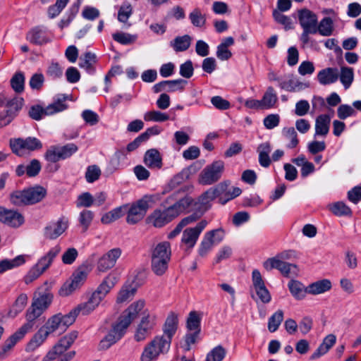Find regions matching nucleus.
Wrapping results in <instances>:
<instances>
[{
	"instance_id": "nucleus-1",
	"label": "nucleus",
	"mask_w": 361,
	"mask_h": 361,
	"mask_svg": "<svg viewBox=\"0 0 361 361\" xmlns=\"http://www.w3.org/2000/svg\"><path fill=\"white\" fill-rule=\"evenodd\" d=\"M145 306L144 300L132 303L119 317L118 322L112 326L107 335L100 341L99 350H107L119 341L125 334L126 329L137 318Z\"/></svg>"
},
{
	"instance_id": "nucleus-2",
	"label": "nucleus",
	"mask_w": 361,
	"mask_h": 361,
	"mask_svg": "<svg viewBox=\"0 0 361 361\" xmlns=\"http://www.w3.org/2000/svg\"><path fill=\"white\" fill-rule=\"evenodd\" d=\"M171 341L161 336H155L145 348L140 361H156L161 354H166L170 349Z\"/></svg>"
},
{
	"instance_id": "nucleus-3",
	"label": "nucleus",
	"mask_w": 361,
	"mask_h": 361,
	"mask_svg": "<svg viewBox=\"0 0 361 361\" xmlns=\"http://www.w3.org/2000/svg\"><path fill=\"white\" fill-rule=\"evenodd\" d=\"M59 330L60 333L62 331L61 321L59 314H55L49 318L46 324L39 329L37 333L33 336L32 340L27 345V349L30 350H35L47 338V336L56 331Z\"/></svg>"
},
{
	"instance_id": "nucleus-4",
	"label": "nucleus",
	"mask_w": 361,
	"mask_h": 361,
	"mask_svg": "<svg viewBox=\"0 0 361 361\" xmlns=\"http://www.w3.org/2000/svg\"><path fill=\"white\" fill-rule=\"evenodd\" d=\"M154 200L152 196L145 195L140 200L128 207L126 221L130 224H135L142 220L147 210L153 206Z\"/></svg>"
},
{
	"instance_id": "nucleus-5",
	"label": "nucleus",
	"mask_w": 361,
	"mask_h": 361,
	"mask_svg": "<svg viewBox=\"0 0 361 361\" xmlns=\"http://www.w3.org/2000/svg\"><path fill=\"white\" fill-rule=\"evenodd\" d=\"M78 151V147L74 143H68L63 146L51 145L44 153V159L51 163L70 158Z\"/></svg>"
},
{
	"instance_id": "nucleus-6",
	"label": "nucleus",
	"mask_w": 361,
	"mask_h": 361,
	"mask_svg": "<svg viewBox=\"0 0 361 361\" xmlns=\"http://www.w3.org/2000/svg\"><path fill=\"white\" fill-rule=\"evenodd\" d=\"M42 146V142L34 137L10 140V147L13 153L19 157H23L26 151L32 152L41 149Z\"/></svg>"
},
{
	"instance_id": "nucleus-7",
	"label": "nucleus",
	"mask_w": 361,
	"mask_h": 361,
	"mask_svg": "<svg viewBox=\"0 0 361 361\" xmlns=\"http://www.w3.org/2000/svg\"><path fill=\"white\" fill-rule=\"evenodd\" d=\"M171 257V250H152L151 269L155 275L160 276L166 273Z\"/></svg>"
},
{
	"instance_id": "nucleus-8",
	"label": "nucleus",
	"mask_w": 361,
	"mask_h": 361,
	"mask_svg": "<svg viewBox=\"0 0 361 361\" xmlns=\"http://www.w3.org/2000/svg\"><path fill=\"white\" fill-rule=\"evenodd\" d=\"M224 171V162L218 160L207 165L200 173L199 182L202 185H212L217 182Z\"/></svg>"
},
{
	"instance_id": "nucleus-9",
	"label": "nucleus",
	"mask_w": 361,
	"mask_h": 361,
	"mask_svg": "<svg viewBox=\"0 0 361 361\" xmlns=\"http://www.w3.org/2000/svg\"><path fill=\"white\" fill-rule=\"evenodd\" d=\"M58 251L50 250L47 255L42 257L38 262L33 266L24 277V281L29 284L36 280L49 268Z\"/></svg>"
},
{
	"instance_id": "nucleus-10",
	"label": "nucleus",
	"mask_w": 361,
	"mask_h": 361,
	"mask_svg": "<svg viewBox=\"0 0 361 361\" xmlns=\"http://www.w3.org/2000/svg\"><path fill=\"white\" fill-rule=\"evenodd\" d=\"M78 331H73L61 338L59 342L48 352L42 361H51L63 355L78 338Z\"/></svg>"
},
{
	"instance_id": "nucleus-11",
	"label": "nucleus",
	"mask_w": 361,
	"mask_h": 361,
	"mask_svg": "<svg viewBox=\"0 0 361 361\" xmlns=\"http://www.w3.org/2000/svg\"><path fill=\"white\" fill-rule=\"evenodd\" d=\"M116 283V277L111 275L106 276L97 287V290L92 293L87 302L92 305V307L96 308L110 290L115 286Z\"/></svg>"
},
{
	"instance_id": "nucleus-12",
	"label": "nucleus",
	"mask_w": 361,
	"mask_h": 361,
	"mask_svg": "<svg viewBox=\"0 0 361 361\" xmlns=\"http://www.w3.org/2000/svg\"><path fill=\"white\" fill-rule=\"evenodd\" d=\"M23 104V99L14 97L8 100L6 104V110L0 114V126L8 125L17 116L18 112L21 109Z\"/></svg>"
},
{
	"instance_id": "nucleus-13",
	"label": "nucleus",
	"mask_w": 361,
	"mask_h": 361,
	"mask_svg": "<svg viewBox=\"0 0 361 361\" xmlns=\"http://www.w3.org/2000/svg\"><path fill=\"white\" fill-rule=\"evenodd\" d=\"M207 225L206 220H202L193 228H188L183 232L181 237V246L192 248L204 228Z\"/></svg>"
},
{
	"instance_id": "nucleus-14",
	"label": "nucleus",
	"mask_w": 361,
	"mask_h": 361,
	"mask_svg": "<svg viewBox=\"0 0 361 361\" xmlns=\"http://www.w3.org/2000/svg\"><path fill=\"white\" fill-rule=\"evenodd\" d=\"M68 226V218L61 216L57 221H51L44 228V236L51 240L56 239L67 230Z\"/></svg>"
},
{
	"instance_id": "nucleus-15",
	"label": "nucleus",
	"mask_w": 361,
	"mask_h": 361,
	"mask_svg": "<svg viewBox=\"0 0 361 361\" xmlns=\"http://www.w3.org/2000/svg\"><path fill=\"white\" fill-rule=\"evenodd\" d=\"M170 209L168 207L161 209H155L146 219L148 224H151L156 228H161L174 219Z\"/></svg>"
},
{
	"instance_id": "nucleus-16",
	"label": "nucleus",
	"mask_w": 361,
	"mask_h": 361,
	"mask_svg": "<svg viewBox=\"0 0 361 361\" xmlns=\"http://www.w3.org/2000/svg\"><path fill=\"white\" fill-rule=\"evenodd\" d=\"M156 325V317L147 314L143 317L135 333V340L137 342L146 339L152 333Z\"/></svg>"
},
{
	"instance_id": "nucleus-17",
	"label": "nucleus",
	"mask_w": 361,
	"mask_h": 361,
	"mask_svg": "<svg viewBox=\"0 0 361 361\" xmlns=\"http://www.w3.org/2000/svg\"><path fill=\"white\" fill-rule=\"evenodd\" d=\"M187 84L188 81L181 78L171 80H162L156 83L152 87V90L154 93H159L163 91L169 92L183 91Z\"/></svg>"
},
{
	"instance_id": "nucleus-18",
	"label": "nucleus",
	"mask_w": 361,
	"mask_h": 361,
	"mask_svg": "<svg viewBox=\"0 0 361 361\" xmlns=\"http://www.w3.org/2000/svg\"><path fill=\"white\" fill-rule=\"evenodd\" d=\"M48 283L45 282L44 286L39 288V292L35 294L32 302L42 311H44L51 303L53 295L48 288Z\"/></svg>"
},
{
	"instance_id": "nucleus-19",
	"label": "nucleus",
	"mask_w": 361,
	"mask_h": 361,
	"mask_svg": "<svg viewBox=\"0 0 361 361\" xmlns=\"http://www.w3.org/2000/svg\"><path fill=\"white\" fill-rule=\"evenodd\" d=\"M0 221L10 226L17 228L24 223V217L16 211L0 207Z\"/></svg>"
},
{
	"instance_id": "nucleus-20",
	"label": "nucleus",
	"mask_w": 361,
	"mask_h": 361,
	"mask_svg": "<svg viewBox=\"0 0 361 361\" xmlns=\"http://www.w3.org/2000/svg\"><path fill=\"white\" fill-rule=\"evenodd\" d=\"M225 231L221 228L205 233L201 242V248L216 247L224 240Z\"/></svg>"
},
{
	"instance_id": "nucleus-21",
	"label": "nucleus",
	"mask_w": 361,
	"mask_h": 361,
	"mask_svg": "<svg viewBox=\"0 0 361 361\" xmlns=\"http://www.w3.org/2000/svg\"><path fill=\"white\" fill-rule=\"evenodd\" d=\"M121 255V250H109L98 260L97 269L99 271L104 272L111 269Z\"/></svg>"
},
{
	"instance_id": "nucleus-22",
	"label": "nucleus",
	"mask_w": 361,
	"mask_h": 361,
	"mask_svg": "<svg viewBox=\"0 0 361 361\" xmlns=\"http://www.w3.org/2000/svg\"><path fill=\"white\" fill-rule=\"evenodd\" d=\"M298 20L302 30L316 31L317 16L308 9H302L299 11Z\"/></svg>"
},
{
	"instance_id": "nucleus-23",
	"label": "nucleus",
	"mask_w": 361,
	"mask_h": 361,
	"mask_svg": "<svg viewBox=\"0 0 361 361\" xmlns=\"http://www.w3.org/2000/svg\"><path fill=\"white\" fill-rule=\"evenodd\" d=\"M192 204H194V200L191 197L185 196L169 206V208L174 215V218H176L181 213L192 212Z\"/></svg>"
},
{
	"instance_id": "nucleus-24",
	"label": "nucleus",
	"mask_w": 361,
	"mask_h": 361,
	"mask_svg": "<svg viewBox=\"0 0 361 361\" xmlns=\"http://www.w3.org/2000/svg\"><path fill=\"white\" fill-rule=\"evenodd\" d=\"M192 204H194V200L191 197L185 196L169 206V208L174 215V218H176L181 213L192 212Z\"/></svg>"
},
{
	"instance_id": "nucleus-25",
	"label": "nucleus",
	"mask_w": 361,
	"mask_h": 361,
	"mask_svg": "<svg viewBox=\"0 0 361 361\" xmlns=\"http://www.w3.org/2000/svg\"><path fill=\"white\" fill-rule=\"evenodd\" d=\"M264 267L267 270L277 269L284 276L288 277L291 267H295V265L285 262L277 257H272L269 258L264 262Z\"/></svg>"
},
{
	"instance_id": "nucleus-26",
	"label": "nucleus",
	"mask_w": 361,
	"mask_h": 361,
	"mask_svg": "<svg viewBox=\"0 0 361 361\" xmlns=\"http://www.w3.org/2000/svg\"><path fill=\"white\" fill-rule=\"evenodd\" d=\"M26 39L37 45H42L49 42L47 30L42 26H36L31 29L27 34Z\"/></svg>"
},
{
	"instance_id": "nucleus-27",
	"label": "nucleus",
	"mask_w": 361,
	"mask_h": 361,
	"mask_svg": "<svg viewBox=\"0 0 361 361\" xmlns=\"http://www.w3.org/2000/svg\"><path fill=\"white\" fill-rule=\"evenodd\" d=\"M25 334V332L19 329L5 341L0 350V360L5 359L8 356L16 344L20 341Z\"/></svg>"
},
{
	"instance_id": "nucleus-28",
	"label": "nucleus",
	"mask_w": 361,
	"mask_h": 361,
	"mask_svg": "<svg viewBox=\"0 0 361 361\" xmlns=\"http://www.w3.org/2000/svg\"><path fill=\"white\" fill-rule=\"evenodd\" d=\"M43 312L44 311H42V309H39L37 306L32 303L30 307L28 308L26 312L27 322L24 324L20 329L27 334L33 328L35 320L41 316Z\"/></svg>"
},
{
	"instance_id": "nucleus-29",
	"label": "nucleus",
	"mask_w": 361,
	"mask_h": 361,
	"mask_svg": "<svg viewBox=\"0 0 361 361\" xmlns=\"http://www.w3.org/2000/svg\"><path fill=\"white\" fill-rule=\"evenodd\" d=\"M144 163L149 169H160L162 166V158L157 149H148L144 156Z\"/></svg>"
},
{
	"instance_id": "nucleus-30",
	"label": "nucleus",
	"mask_w": 361,
	"mask_h": 361,
	"mask_svg": "<svg viewBox=\"0 0 361 361\" xmlns=\"http://www.w3.org/2000/svg\"><path fill=\"white\" fill-rule=\"evenodd\" d=\"M178 322V320L177 314L174 312H171L166 319L163 328L164 334L161 336L166 339H169V341H171L173 336L176 332Z\"/></svg>"
},
{
	"instance_id": "nucleus-31",
	"label": "nucleus",
	"mask_w": 361,
	"mask_h": 361,
	"mask_svg": "<svg viewBox=\"0 0 361 361\" xmlns=\"http://www.w3.org/2000/svg\"><path fill=\"white\" fill-rule=\"evenodd\" d=\"M331 117L328 114H321L315 120V133L314 137H326L329 132Z\"/></svg>"
},
{
	"instance_id": "nucleus-32",
	"label": "nucleus",
	"mask_w": 361,
	"mask_h": 361,
	"mask_svg": "<svg viewBox=\"0 0 361 361\" xmlns=\"http://www.w3.org/2000/svg\"><path fill=\"white\" fill-rule=\"evenodd\" d=\"M30 258V255H20L12 259H2L0 261V274L8 270L18 267L24 264Z\"/></svg>"
},
{
	"instance_id": "nucleus-33",
	"label": "nucleus",
	"mask_w": 361,
	"mask_h": 361,
	"mask_svg": "<svg viewBox=\"0 0 361 361\" xmlns=\"http://www.w3.org/2000/svg\"><path fill=\"white\" fill-rule=\"evenodd\" d=\"M338 78V69L335 68H326L322 69L317 74L318 81L323 85L334 83L337 81Z\"/></svg>"
},
{
	"instance_id": "nucleus-34",
	"label": "nucleus",
	"mask_w": 361,
	"mask_h": 361,
	"mask_svg": "<svg viewBox=\"0 0 361 361\" xmlns=\"http://www.w3.org/2000/svg\"><path fill=\"white\" fill-rule=\"evenodd\" d=\"M288 288L292 296L298 300H303L308 293V287L298 280L291 279L288 283Z\"/></svg>"
},
{
	"instance_id": "nucleus-35",
	"label": "nucleus",
	"mask_w": 361,
	"mask_h": 361,
	"mask_svg": "<svg viewBox=\"0 0 361 361\" xmlns=\"http://www.w3.org/2000/svg\"><path fill=\"white\" fill-rule=\"evenodd\" d=\"M96 63L97 56L95 54L87 51L84 54L83 56L80 58L79 66L85 69L88 74L93 75L96 71L94 66Z\"/></svg>"
},
{
	"instance_id": "nucleus-36",
	"label": "nucleus",
	"mask_w": 361,
	"mask_h": 361,
	"mask_svg": "<svg viewBox=\"0 0 361 361\" xmlns=\"http://www.w3.org/2000/svg\"><path fill=\"white\" fill-rule=\"evenodd\" d=\"M128 210V204H123L116 207L109 212L105 213L101 219V221L104 224H111L121 217L123 216Z\"/></svg>"
},
{
	"instance_id": "nucleus-37",
	"label": "nucleus",
	"mask_w": 361,
	"mask_h": 361,
	"mask_svg": "<svg viewBox=\"0 0 361 361\" xmlns=\"http://www.w3.org/2000/svg\"><path fill=\"white\" fill-rule=\"evenodd\" d=\"M28 204L32 205L41 202L47 195V190L40 185L26 188Z\"/></svg>"
},
{
	"instance_id": "nucleus-38",
	"label": "nucleus",
	"mask_w": 361,
	"mask_h": 361,
	"mask_svg": "<svg viewBox=\"0 0 361 361\" xmlns=\"http://www.w3.org/2000/svg\"><path fill=\"white\" fill-rule=\"evenodd\" d=\"M212 200H210L208 196H204V192L202 193L198 198L197 201L194 200V204H192V211L195 214V215L198 216L200 219L207 211H208L210 207V202Z\"/></svg>"
},
{
	"instance_id": "nucleus-39",
	"label": "nucleus",
	"mask_w": 361,
	"mask_h": 361,
	"mask_svg": "<svg viewBox=\"0 0 361 361\" xmlns=\"http://www.w3.org/2000/svg\"><path fill=\"white\" fill-rule=\"evenodd\" d=\"M67 94H59L54 99L53 103L47 106L48 114L51 115L64 111L68 108L66 102L68 99Z\"/></svg>"
},
{
	"instance_id": "nucleus-40",
	"label": "nucleus",
	"mask_w": 361,
	"mask_h": 361,
	"mask_svg": "<svg viewBox=\"0 0 361 361\" xmlns=\"http://www.w3.org/2000/svg\"><path fill=\"white\" fill-rule=\"evenodd\" d=\"M331 282L329 279H322L310 283L308 287V294L319 295L331 288Z\"/></svg>"
},
{
	"instance_id": "nucleus-41",
	"label": "nucleus",
	"mask_w": 361,
	"mask_h": 361,
	"mask_svg": "<svg viewBox=\"0 0 361 361\" xmlns=\"http://www.w3.org/2000/svg\"><path fill=\"white\" fill-rule=\"evenodd\" d=\"M192 38L188 35L178 36L170 42V46L176 52H182L188 49L191 44Z\"/></svg>"
},
{
	"instance_id": "nucleus-42",
	"label": "nucleus",
	"mask_w": 361,
	"mask_h": 361,
	"mask_svg": "<svg viewBox=\"0 0 361 361\" xmlns=\"http://www.w3.org/2000/svg\"><path fill=\"white\" fill-rule=\"evenodd\" d=\"M277 100L278 97L274 87H268L262 99H260L262 109H269L274 107Z\"/></svg>"
},
{
	"instance_id": "nucleus-43",
	"label": "nucleus",
	"mask_w": 361,
	"mask_h": 361,
	"mask_svg": "<svg viewBox=\"0 0 361 361\" xmlns=\"http://www.w3.org/2000/svg\"><path fill=\"white\" fill-rule=\"evenodd\" d=\"M329 210L337 216H350L352 215L351 209L343 202H336L328 205Z\"/></svg>"
},
{
	"instance_id": "nucleus-44",
	"label": "nucleus",
	"mask_w": 361,
	"mask_h": 361,
	"mask_svg": "<svg viewBox=\"0 0 361 361\" xmlns=\"http://www.w3.org/2000/svg\"><path fill=\"white\" fill-rule=\"evenodd\" d=\"M137 288L130 284H125L118 293L116 302L123 303L131 300L135 295Z\"/></svg>"
},
{
	"instance_id": "nucleus-45",
	"label": "nucleus",
	"mask_w": 361,
	"mask_h": 361,
	"mask_svg": "<svg viewBox=\"0 0 361 361\" xmlns=\"http://www.w3.org/2000/svg\"><path fill=\"white\" fill-rule=\"evenodd\" d=\"M334 31V22L330 17L324 18L316 25V33L319 32L321 35L328 37L332 35Z\"/></svg>"
},
{
	"instance_id": "nucleus-46",
	"label": "nucleus",
	"mask_w": 361,
	"mask_h": 361,
	"mask_svg": "<svg viewBox=\"0 0 361 361\" xmlns=\"http://www.w3.org/2000/svg\"><path fill=\"white\" fill-rule=\"evenodd\" d=\"M229 184L228 181L221 182L214 188H211L204 192V196H208L212 200L216 197L219 198L228 190Z\"/></svg>"
},
{
	"instance_id": "nucleus-47",
	"label": "nucleus",
	"mask_w": 361,
	"mask_h": 361,
	"mask_svg": "<svg viewBox=\"0 0 361 361\" xmlns=\"http://www.w3.org/2000/svg\"><path fill=\"white\" fill-rule=\"evenodd\" d=\"M11 204L17 207L29 205L26 189L15 190L10 195Z\"/></svg>"
},
{
	"instance_id": "nucleus-48",
	"label": "nucleus",
	"mask_w": 361,
	"mask_h": 361,
	"mask_svg": "<svg viewBox=\"0 0 361 361\" xmlns=\"http://www.w3.org/2000/svg\"><path fill=\"white\" fill-rule=\"evenodd\" d=\"M279 86L282 90H285L288 92H296L307 87V85H304L302 82L297 80H295L293 78H291L288 80H281V81H279Z\"/></svg>"
},
{
	"instance_id": "nucleus-49",
	"label": "nucleus",
	"mask_w": 361,
	"mask_h": 361,
	"mask_svg": "<svg viewBox=\"0 0 361 361\" xmlns=\"http://www.w3.org/2000/svg\"><path fill=\"white\" fill-rule=\"evenodd\" d=\"M126 159V152L124 148L117 150L112 156L109 163V169L112 172L121 166V161Z\"/></svg>"
},
{
	"instance_id": "nucleus-50",
	"label": "nucleus",
	"mask_w": 361,
	"mask_h": 361,
	"mask_svg": "<svg viewBox=\"0 0 361 361\" xmlns=\"http://www.w3.org/2000/svg\"><path fill=\"white\" fill-rule=\"evenodd\" d=\"M88 273L89 270L87 267H80L73 273L69 279L79 288L85 281Z\"/></svg>"
},
{
	"instance_id": "nucleus-51",
	"label": "nucleus",
	"mask_w": 361,
	"mask_h": 361,
	"mask_svg": "<svg viewBox=\"0 0 361 361\" xmlns=\"http://www.w3.org/2000/svg\"><path fill=\"white\" fill-rule=\"evenodd\" d=\"M190 171L189 169H183L180 172L175 175L169 183V187L173 190L183 183L189 178Z\"/></svg>"
},
{
	"instance_id": "nucleus-52",
	"label": "nucleus",
	"mask_w": 361,
	"mask_h": 361,
	"mask_svg": "<svg viewBox=\"0 0 361 361\" xmlns=\"http://www.w3.org/2000/svg\"><path fill=\"white\" fill-rule=\"evenodd\" d=\"M338 77L340 78V81L344 86L345 89H348L351 85L354 78L353 68L341 67V74L340 76L338 75Z\"/></svg>"
},
{
	"instance_id": "nucleus-53",
	"label": "nucleus",
	"mask_w": 361,
	"mask_h": 361,
	"mask_svg": "<svg viewBox=\"0 0 361 361\" xmlns=\"http://www.w3.org/2000/svg\"><path fill=\"white\" fill-rule=\"evenodd\" d=\"M226 355V350L221 345L209 351L204 361H222Z\"/></svg>"
},
{
	"instance_id": "nucleus-54",
	"label": "nucleus",
	"mask_w": 361,
	"mask_h": 361,
	"mask_svg": "<svg viewBox=\"0 0 361 361\" xmlns=\"http://www.w3.org/2000/svg\"><path fill=\"white\" fill-rule=\"evenodd\" d=\"M282 134L286 139L290 140V142L286 145L288 148L293 149L297 147L299 140L297 132L293 127L284 128L282 130Z\"/></svg>"
},
{
	"instance_id": "nucleus-55",
	"label": "nucleus",
	"mask_w": 361,
	"mask_h": 361,
	"mask_svg": "<svg viewBox=\"0 0 361 361\" xmlns=\"http://www.w3.org/2000/svg\"><path fill=\"white\" fill-rule=\"evenodd\" d=\"M47 106L44 108L42 106L39 104H35L30 106L28 115L29 116L35 121L41 120L44 116H50V114H48Z\"/></svg>"
},
{
	"instance_id": "nucleus-56",
	"label": "nucleus",
	"mask_w": 361,
	"mask_h": 361,
	"mask_svg": "<svg viewBox=\"0 0 361 361\" xmlns=\"http://www.w3.org/2000/svg\"><path fill=\"white\" fill-rule=\"evenodd\" d=\"M200 317L197 312L192 311L189 313L187 319V329L189 331H194L195 332H200Z\"/></svg>"
},
{
	"instance_id": "nucleus-57",
	"label": "nucleus",
	"mask_w": 361,
	"mask_h": 361,
	"mask_svg": "<svg viewBox=\"0 0 361 361\" xmlns=\"http://www.w3.org/2000/svg\"><path fill=\"white\" fill-rule=\"evenodd\" d=\"M283 319V312L281 310L274 312L268 321V329L270 332H275L279 327Z\"/></svg>"
},
{
	"instance_id": "nucleus-58",
	"label": "nucleus",
	"mask_w": 361,
	"mask_h": 361,
	"mask_svg": "<svg viewBox=\"0 0 361 361\" xmlns=\"http://www.w3.org/2000/svg\"><path fill=\"white\" fill-rule=\"evenodd\" d=\"M25 76L22 72H17L11 79V85L13 90L17 93H20L24 90Z\"/></svg>"
},
{
	"instance_id": "nucleus-59",
	"label": "nucleus",
	"mask_w": 361,
	"mask_h": 361,
	"mask_svg": "<svg viewBox=\"0 0 361 361\" xmlns=\"http://www.w3.org/2000/svg\"><path fill=\"white\" fill-rule=\"evenodd\" d=\"M189 19L191 21V23L198 27H203L206 23V17L203 15L200 10V8H195L189 14Z\"/></svg>"
},
{
	"instance_id": "nucleus-60",
	"label": "nucleus",
	"mask_w": 361,
	"mask_h": 361,
	"mask_svg": "<svg viewBox=\"0 0 361 361\" xmlns=\"http://www.w3.org/2000/svg\"><path fill=\"white\" fill-rule=\"evenodd\" d=\"M94 218V213L90 210H82L80 213L78 221L80 225L82 227V231H86L90 226Z\"/></svg>"
},
{
	"instance_id": "nucleus-61",
	"label": "nucleus",
	"mask_w": 361,
	"mask_h": 361,
	"mask_svg": "<svg viewBox=\"0 0 361 361\" xmlns=\"http://www.w3.org/2000/svg\"><path fill=\"white\" fill-rule=\"evenodd\" d=\"M144 119L147 121L163 122L168 121L169 116L159 111H150L145 114Z\"/></svg>"
},
{
	"instance_id": "nucleus-62",
	"label": "nucleus",
	"mask_w": 361,
	"mask_h": 361,
	"mask_svg": "<svg viewBox=\"0 0 361 361\" xmlns=\"http://www.w3.org/2000/svg\"><path fill=\"white\" fill-rule=\"evenodd\" d=\"M59 314V318L61 321L62 331H65L66 329L73 324L75 321L76 317L78 315L75 308L72 310L68 314L63 315Z\"/></svg>"
},
{
	"instance_id": "nucleus-63",
	"label": "nucleus",
	"mask_w": 361,
	"mask_h": 361,
	"mask_svg": "<svg viewBox=\"0 0 361 361\" xmlns=\"http://www.w3.org/2000/svg\"><path fill=\"white\" fill-rule=\"evenodd\" d=\"M113 39L123 45L133 43L136 40V36L125 32H116L112 35Z\"/></svg>"
},
{
	"instance_id": "nucleus-64",
	"label": "nucleus",
	"mask_w": 361,
	"mask_h": 361,
	"mask_svg": "<svg viewBox=\"0 0 361 361\" xmlns=\"http://www.w3.org/2000/svg\"><path fill=\"white\" fill-rule=\"evenodd\" d=\"M47 75L52 80H57L63 75V68L56 62H52L47 70Z\"/></svg>"
}]
</instances>
